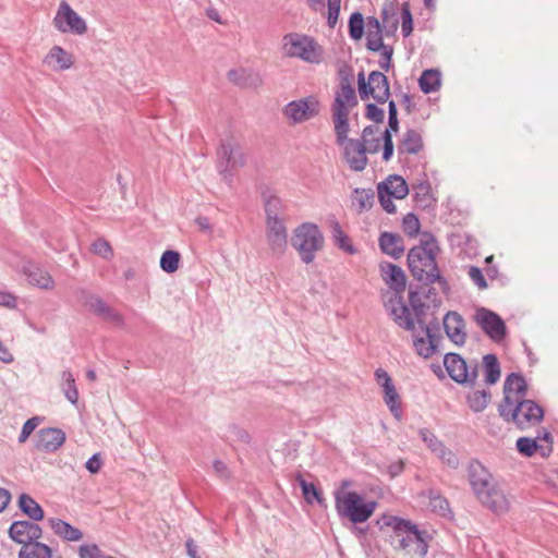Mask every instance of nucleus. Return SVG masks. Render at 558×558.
Returning <instances> with one entry per match:
<instances>
[{
  "label": "nucleus",
  "mask_w": 558,
  "mask_h": 558,
  "mask_svg": "<svg viewBox=\"0 0 558 558\" xmlns=\"http://www.w3.org/2000/svg\"><path fill=\"white\" fill-rule=\"evenodd\" d=\"M385 524L393 530L395 542L392 544L396 549L405 550L416 558L426 557L428 551L426 532L420 531L411 521L398 517H389Z\"/></svg>",
  "instance_id": "39448f33"
},
{
  "label": "nucleus",
  "mask_w": 558,
  "mask_h": 558,
  "mask_svg": "<svg viewBox=\"0 0 558 558\" xmlns=\"http://www.w3.org/2000/svg\"><path fill=\"white\" fill-rule=\"evenodd\" d=\"M340 4L341 0H328L327 24L330 28H333L338 22Z\"/></svg>",
  "instance_id": "4d7b16f0"
},
{
  "label": "nucleus",
  "mask_w": 558,
  "mask_h": 558,
  "mask_svg": "<svg viewBox=\"0 0 558 558\" xmlns=\"http://www.w3.org/2000/svg\"><path fill=\"white\" fill-rule=\"evenodd\" d=\"M373 89V98L378 104H385L390 96L389 82L387 76L380 71H372L368 75Z\"/></svg>",
  "instance_id": "b1692460"
},
{
  "label": "nucleus",
  "mask_w": 558,
  "mask_h": 558,
  "mask_svg": "<svg viewBox=\"0 0 558 558\" xmlns=\"http://www.w3.org/2000/svg\"><path fill=\"white\" fill-rule=\"evenodd\" d=\"M374 191L372 189H354L352 195V206L357 213L369 210L374 205Z\"/></svg>",
  "instance_id": "2f4dec72"
},
{
  "label": "nucleus",
  "mask_w": 558,
  "mask_h": 558,
  "mask_svg": "<svg viewBox=\"0 0 558 558\" xmlns=\"http://www.w3.org/2000/svg\"><path fill=\"white\" fill-rule=\"evenodd\" d=\"M80 558H104L96 544H84L78 548Z\"/></svg>",
  "instance_id": "052dcab7"
},
{
  "label": "nucleus",
  "mask_w": 558,
  "mask_h": 558,
  "mask_svg": "<svg viewBox=\"0 0 558 558\" xmlns=\"http://www.w3.org/2000/svg\"><path fill=\"white\" fill-rule=\"evenodd\" d=\"M181 255L179 252L173 250H167L160 257V268L167 272L172 274L178 270Z\"/></svg>",
  "instance_id": "79ce46f5"
},
{
  "label": "nucleus",
  "mask_w": 558,
  "mask_h": 558,
  "mask_svg": "<svg viewBox=\"0 0 558 558\" xmlns=\"http://www.w3.org/2000/svg\"><path fill=\"white\" fill-rule=\"evenodd\" d=\"M381 278L385 283L393 290V293L384 300V306L392 320L401 328L413 331L414 319L411 317L409 307L405 305L401 293L405 290L407 277L403 269L389 262L379 265Z\"/></svg>",
  "instance_id": "f03ea898"
},
{
  "label": "nucleus",
  "mask_w": 558,
  "mask_h": 558,
  "mask_svg": "<svg viewBox=\"0 0 558 558\" xmlns=\"http://www.w3.org/2000/svg\"><path fill=\"white\" fill-rule=\"evenodd\" d=\"M282 48L288 57L300 58L310 63H319L322 59V51L317 50V44L305 35L295 33L286 35Z\"/></svg>",
  "instance_id": "1a4fd4ad"
},
{
  "label": "nucleus",
  "mask_w": 558,
  "mask_h": 558,
  "mask_svg": "<svg viewBox=\"0 0 558 558\" xmlns=\"http://www.w3.org/2000/svg\"><path fill=\"white\" fill-rule=\"evenodd\" d=\"M61 389L65 396V398L72 403L77 404L78 401V391L75 385V379L73 374L70 371H63L61 374Z\"/></svg>",
  "instance_id": "ea45409f"
},
{
  "label": "nucleus",
  "mask_w": 558,
  "mask_h": 558,
  "mask_svg": "<svg viewBox=\"0 0 558 558\" xmlns=\"http://www.w3.org/2000/svg\"><path fill=\"white\" fill-rule=\"evenodd\" d=\"M296 482L299 483L303 496L308 504L316 501L320 506L325 505L322 492L313 483L306 482L301 474H298Z\"/></svg>",
  "instance_id": "e433bc0d"
},
{
  "label": "nucleus",
  "mask_w": 558,
  "mask_h": 558,
  "mask_svg": "<svg viewBox=\"0 0 558 558\" xmlns=\"http://www.w3.org/2000/svg\"><path fill=\"white\" fill-rule=\"evenodd\" d=\"M23 272L27 276L29 283L37 286L41 289H52L54 286V281L51 276L35 266L33 263H28L23 267Z\"/></svg>",
  "instance_id": "bb28decb"
},
{
  "label": "nucleus",
  "mask_w": 558,
  "mask_h": 558,
  "mask_svg": "<svg viewBox=\"0 0 558 558\" xmlns=\"http://www.w3.org/2000/svg\"><path fill=\"white\" fill-rule=\"evenodd\" d=\"M262 199L266 213V221L274 219H281L279 215L283 209L281 199L274 193L272 190L266 189L262 192Z\"/></svg>",
  "instance_id": "cd10ccee"
},
{
  "label": "nucleus",
  "mask_w": 558,
  "mask_h": 558,
  "mask_svg": "<svg viewBox=\"0 0 558 558\" xmlns=\"http://www.w3.org/2000/svg\"><path fill=\"white\" fill-rule=\"evenodd\" d=\"M384 401H385L386 405L389 408L391 414L397 420H400L401 415H402V410L400 407V404H401L400 396H399L396 387L388 389V391H386L384 393Z\"/></svg>",
  "instance_id": "37998d69"
},
{
  "label": "nucleus",
  "mask_w": 558,
  "mask_h": 558,
  "mask_svg": "<svg viewBox=\"0 0 558 558\" xmlns=\"http://www.w3.org/2000/svg\"><path fill=\"white\" fill-rule=\"evenodd\" d=\"M41 527L31 521H14L9 529V536L12 541L25 546L41 537Z\"/></svg>",
  "instance_id": "f3484780"
},
{
  "label": "nucleus",
  "mask_w": 558,
  "mask_h": 558,
  "mask_svg": "<svg viewBox=\"0 0 558 558\" xmlns=\"http://www.w3.org/2000/svg\"><path fill=\"white\" fill-rule=\"evenodd\" d=\"M499 415L507 422H513L520 429L538 424L544 410L533 400L515 398L514 404L499 403Z\"/></svg>",
  "instance_id": "6e6552de"
},
{
  "label": "nucleus",
  "mask_w": 558,
  "mask_h": 558,
  "mask_svg": "<svg viewBox=\"0 0 558 558\" xmlns=\"http://www.w3.org/2000/svg\"><path fill=\"white\" fill-rule=\"evenodd\" d=\"M333 496L339 517L347 518L352 523L367 521L377 507L376 501H364L363 497L356 492L336 490Z\"/></svg>",
  "instance_id": "423d86ee"
},
{
  "label": "nucleus",
  "mask_w": 558,
  "mask_h": 558,
  "mask_svg": "<svg viewBox=\"0 0 558 558\" xmlns=\"http://www.w3.org/2000/svg\"><path fill=\"white\" fill-rule=\"evenodd\" d=\"M409 302H410V304L413 308V312L415 314L416 322L421 326H423L424 325L423 315H424L425 304L421 300L417 291L410 290Z\"/></svg>",
  "instance_id": "09e8293b"
},
{
  "label": "nucleus",
  "mask_w": 558,
  "mask_h": 558,
  "mask_svg": "<svg viewBox=\"0 0 558 558\" xmlns=\"http://www.w3.org/2000/svg\"><path fill=\"white\" fill-rule=\"evenodd\" d=\"M527 393V384L519 373L509 374L504 383V399L500 403L514 404L515 398L523 399Z\"/></svg>",
  "instance_id": "6ab92c4d"
},
{
  "label": "nucleus",
  "mask_w": 558,
  "mask_h": 558,
  "mask_svg": "<svg viewBox=\"0 0 558 558\" xmlns=\"http://www.w3.org/2000/svg\"><path fill=\"white\" fill-rule=\"evenodd\" d=\"M39 423V417L35 416L32 418H28L22 427L21 434L19 436V442H24L29 435L34 432V429L37 427Z\"/></svg>",
  "instance_id": "0e129e2a"
},
{
  "label": "nucleus",
  "mask_w": 558,
  "mask_h": 558,
  "mask_svg": "<svg viewBox=\"0 0 558 558\" xmlns=\"http://www.w3.org/2000/svg\"><path fill=\"white\" fill-rule=\"evenodd\" d=\"M418 85L425 94L436 92L440 86V73L434 69L423 71L418 78Z\"/></svg>",
  "instance_id": "c9c22d12"
},
{
  "label": "nucleus",
  "mask_w": 558,
  "mask_h": 558,
  "mask_svg": "<svg viewBox=\"0 0 558 558\" xmlns=\"http://www.w3.org/2000/svg\"><path fill=\"white\" fill-rule=\"evenodd\" d=\"M386 184L379 183L377 186L378 191V201L381 205V207L388 213V214H395L397 208L396 205L392 202L393 195H389L385 192Z\"/></svg>",
  "instance_id": "603ef678"
},
{
  "label": "nucleus",
  "mask_w": 558,
  "mask_h": 558,
  "mask_svg": "<svg viewBox=\"0 0 558 558\" xmlns=\"http://www.w3.org/2000/svg\"><path fill=\"white\" fill-rule=\"evenodd\" d=\"M51 548L37 541H34L22 548L19 551V558H51Z\"/></svg>",
  "instance_id": "473e14b6"
},
{
  "label": "nucleus",
  "mask_w": 558,
  "mask_h": 558,
  "mask_svg": "<svg viewBox=\"0 0 558 558\" xmlns=\"http://www.w3.org/2000/svg\"><path fill=\"white\" fill-rule=\"evenodd\" d=\"M420 220L413 213H409L403 217L402 228L407 235L414 238L420 233Z\"/></svg>",
  "instance_id": "49530a36"
},
{
  "label": "nucleus",
  "mask_w": 558,
  "mask_h": 558,
  "mask_svg": "<svg viewBox=\"0 0 558 558\" xmlns=\"http://www.w3.org/2000/svg\"><path fill=\"white\" fill-rule=\"evenodd\" d=\"M492 395L488 390H475L466 396V401L473 412H482L490 401Z\"/></svg>",
  "instance_id": "4c0bfd02"
},
{
  "label": "nucleus",
  "mask_w": 558,
  "mask_h": 558,
  "mask_svg": "<svg viewBox=\"0 0 558 558\" xmlns=\"http://www.w3.org/2000/svg\"><path fill=\"white\" fill-rule=\"evenodd\" d=\"M381 183L386 184L385 192L389 195H393L397 199H402L409 194L408 183L398 174L389 175Z\"/></svg>",
  "instance_id": "7c9ffc66"
},
{
  "label": "nucleus",
  "mask_w": 558,
  "mask_h": 558,
  "mask_svg": "<svg viewBox=\"0 0 558 558\" xmlns=\"http://www.w3.org/2000/svg\"><path fill=\"white\" fill-rule=\"evenodd\" d=\"M102 461L100 453H94L86 462L85 466L86 469L92 473L96 474L99 472L101 468Z\"/></svg>",
  "instance_id": "774afa93"
},
{
  "label": "nucleus",
  "mask_w": 558,
  "mask_h": 558,
  "mask_svg": "<svg viewBox=\"0 0 558 558\" xmlns=\"http://www.w3.org/2000/svg\"><path fill=\"white\" fill-rule=\"evenodd\" d=\"M49 524L54 534L63 538L64 541L77 542L83 538V532L80 529L71 525L70 523L61 519L50 518Z\"/></svg>",
  "instance_id": "a878e982"
},
{
  "label": "nucleus",
  "mask_w": 558,
  "mask_h": 558,
  "mask_svg": "<svg viewBox=\"0 0 558 558\" xmlns=\"http://www.w3.org/2000/svg\"><path fill=\"white\" fill-rule=\"evenodd\" d=\"M324 244V234L318 226L313 222H304L293 231L291 245L299 253L304 264L313 263L316 253L323 250Z\"/></svg>",
  "instance_id": "0eeeda50"
},
{
  "label": "nucleus",
  "mask_w": 558,
  "mask_h": 558,
  "mask_svg": "<svg viewBox=\"0 0 558 558\" xmlns=\"http://www.w3.org/2000/svg\"><path fill=\"white\" fill-rule=\"evenodd\" d=\"M444 328L447 337L457 345H463L466 340L465 322L458 312H448L444 317Z\"/></svg>",
  "instance_id": "412c9836"
},
{
  "label": "nucleus",
  "mask_w": 558,
  "mask_h": 558,
  "mask_svg": "<svg viewBox=\"0 0 558 558\" xmlns=\"http://www.w3.org/2000/svg\"><path fill=\"white\" fill-rule=\"evenodd\" d=\"M468 275L470 279L476 284L480 289H486L487 282L482 272V270L476 266L469 267Z\"/></svg>",
  "instance_id": "e2e57ef3"
},
{
  "label": "nucleus",
  "mask_w": 558,
  "mask_h": 558,
  "mask_svg": "<svg viewBox=\"0 0 558 558\" xmlns=\"http://www.w3.org/2000/svg\"><path fill=\"white\" fill-rule=\"evenodd\" d=\"M517 450L525 456V457H532L536 453V451L542 448L536 439L530 438V437H520L517 440Z\"/></svg>",
  "instance_id": "a18cd8bd"
},
{
  "label": "nucleus",
  "mask_w": 558,
  "mask_h": 558,
  "mask_svg": "<svg viewBox=\"0 0 558 558\" xmlns=\"http://www.w3.org/2000/svg\"><path fill=\"white\" fill-rule=\"evenodd\" d=\"M83 303L94 315L100 317L102 320L110 323L114 327H124L123 315L107 304L100 296L84 293Z\"/></svg>",
  "instance_id": "4468645a"
},
{
  "label": "nucleus",
  "mask_w": 558,
  "mask_h": 558,
  "mask_svg": "<svg viewBox=\"0 0 558 558\" xmlns=\"http://www.w3.org/2000/svg\"><path fill=\"white\" fill-rule=\"evenodd\" d=\"M436 454L450 468L456 469L459 465L458 457L448 449L445 445L442 448L436 452Z\"/></svg>",
  "instance_id": "680f3d73"
},
{
  "label": "nucleus",
  "mask_w": 558,
  "mask_h": 558,
  "mask_svg": "<svg viewBox=\"0 0 558 558\" xmlns=\"http://www.w3.org/2000/svg\"><path fill=\"white\" fill-rule=\"evenodd\" d=\"M44 62L51 64L52 62L57 63L58 70H66L73 65V57L71 53L65 51L60 46H53L48 54L45 57Z\"/></svg>",
  "instance_id": "c756f323"
},
{
  "label": "nucleus",
  "mask_w": 558,
  "mask_h": 558,
  "mask_svg": "<svg viewBox=\"0 0 558 558\" xmlns=\"http://www.w3.org/2000/svg\"><path fill=\"white\" fill-rule=\"evenodd\" d=\"M378 244L383 253L395 259L400 258L404 253L403 239L398 233L383 232L379 235Z\"/></svg>",
  "instance_id": "5701e85b"
},
{
  "label": "nucleus",
  "mask_w": 558,
  "mask_h": 558,
  "mask_svg": "<svg viewBox=\"0 0 558 558\" xmlns=\"http://www.w3.org/2000/svg\"><path fill=\"white\" fill-rule=\"evenodd\" d=\"M402 25L401 31L404 37H408L413 31V19L409 3H403L401 8Z\"/></svg>",
  "instance_id": "6e6d98bb"
},
{
  "label": "nucleus",
  "mask_w": 558,
  "mask_h": 558,
  "mask_svg": "<svg viewBox=\"0 0 558 558\" xmlns=\"http://www.w3.org/2000/svg\"><path fill=\"white\" fill-rule=\"evenodd\" d=\"M19 508L32 521H40L44 519V510L40 505L28 494H21L19 497Z\"/></svg>",
  "instance_id": "c85d7f7f"
},
{
  "label": "nucleus",
  "mask_w": 558,
  "mask_h": 558,
  "mask_svg": "<svg viewBox=\"0 0 558 558\" xmlns=\"http://www.w3.org/2000/svg\"><path fill=\"white\" fill-rule=\"evenodd\" d=\"M218 155V171L225 180L231 178L230 169L246 165V155L242 147L232 137L221 140Z\"/></svg>",
  "instance_id": "9d476101"
},
{
  "label": "nucleus",
  "mask_w": 558,
  "mask_h": 558,
  "mask_svg": "<svg viewBox=\"0 0 558 558\" xmlns=\"http://www.w3.org/2000/svg\"><path fill=\"white\" fill-rule=\"evenodd\" d=\"M470 485L480 502L496 514L509 510V501L504 492L494 482L488 470L477 460L468 468Z\"/></svg>",
  "instance_id": "20e7f679"
},
{
  "label": "nucleus",
  "mask_w": 558,
  "mask_h": 558,
  "mask_svg": "<svg viewBox=\"0 0 558 558\" xmlns=\"http://www.w3.org/2000/svg\"><path fill=\"white\" fill-rule=\"evenodd\" d=\"M92 252L101 256L105 259H110L113 256V251L108 241L98 239L92 244Z\"/></svg>",
  "instance_id": "5fc2aeb1"
},
{
  "label": "nucleus",
  "mask_w": 558,
  "mask_h": 558,
  "mask_svg": "<svg viewBox=\"0 0 558 558\" xmlns=\"http://www.w3.org/2000/svg\"><path fill=\"white\" fill-rule=\"evenodd\" d=\"M444 365L449 377L458 384L474 385L478 376V363L472 361L466 363L458 353H447L444 357Z\"/></svg>",
  "instance_id": "9b49d317"
},
{
  "label": "nucleus",
  "mask_w": 558,
  "mask_h": 558,
  "mask_svg": "<svg viewBox=\"0 0 558 558\" xmlns=\"http://www.w3.org/2000/svg\"><path fill=\"white\" fill-rule=\"evenodd\" d=\"M227 77L231 83L241 88H257L262 85L259 73L251 69H232L228 71Z\"/></svg>",
  "instance_id": "4be33fe9"
},
{
  "label": "nucleus",
  "mask_w": 558,
  "mask_h": 558,
  "mask_svg": "<svg viewBox=\"0 0 558 558\" xmlns=\"http://www.w3.org/2000/svg\"><path fill=\"white\" fill-rule=\"evenodd\" d=\"M364 35V17L361 12H354L349 19V36L360 40Z\"/></svg>",
  "instance_id": "c03bdc74"
},
{
  "label": "nucleus",
  "mask_w": 558,
  "mask_h": 558,
  "mask_svg": "<svg viewBox=\"0 0 558 558\" xmlns=\"http://www.w3.org/2000/svg\"><path fill=\"white\" fill-rule=\"evenodd\" d=\"M381 53V59L379 61V66L384 71H389L391 68V59L393 54V48L389 45H383V48L379 50Z\"/></svg>",
  "instance_id": "69168bd1"
},
{
  "label": "nucleus",
  "mask_w": 558,
  "mask_h": 558,
  "mask_svg": "<svg viewBox=\"0 0 558 558\" xmlns=\"http://www.w3.org/2000/svg\"><path fill=\"white\" fill-rule=\"evenodd\" d=\"M213 469H214L216 475L218 477H220L221 480L227 481L231 476V473H230L227 464L223 461H221V460H218V459L215 460L213 462Z\"/></svg>",
  "instance_id": "338daca9"
},
{
  "label": "nucleus",
  "mask_w": 558,
  "mask_h": 558,
  "mask_svg": "<svg viewBox=\"0 0 558 558\" xmlns=\"http://www.w3.org/2000/svg\"><path fill=\"white\" fill-rule=\"evenodd\" d=\"M283 112L293 123H301L318 114L319 102L314 97L293 100L284 107Z\"/></svg>",
  "instance_id": "2eb2a0df"
},
{
  "label": "nucleus",
  "mask_w": 558,
  "mask_h": 558,
  "mask_svg": "<svg viewBox=\"0 0 558 558\" xmlns=\"http://www.w3.org/2000/svg\"><path fill=\"white\" fill-rule=\"evenodd\" d=\"M423 149V140L421 134L413 129H409L400 144L398 145V155H416Z\"/></svg>",
  "instance_id": "393cba45"
},
{
  "label": "nucleus",
  "mask_w": 558,
  "mask_h": 558,
  "mask_svg": "<svg viewBox=\"0 0 558 558\" xmlns=\"http://www.w3.org/2000/svg\"><path fill=\"white\" fill-rule=\"evenodd\" d=\"M383 34L384 31H367L366 34V48L373 52H377L383 48Z\"/></svg>",
  "instance_id": "864d4df0"
},
{
  "label": "nucleus",
  "mask_w": 558,
  "mask_h": 558,
  "mask_svg": "<svg viewBox=\"0 0 558 558\" xmlns=\"http://www.w3.org/2000/svg\"><path fill=\"white\" fill-rule=\"evenodd\" d=\"M420 436L422 438V440L426 444V446L434 452H438L442 446H444V442L440 441L437 436L430 432L429 429L427 428H421L420 429Z\"/></svg>",
  "instance_id": "3c124183"
},
{
  "label": "nucleus",
  "mask_w": 558,
  "mask_h": 558,
  "mask_svg": "<svg viewBox=\"0 0 558 558\" xmlns=\"http://www.w3.org/2000/svg\"><path fill=\"white\" fill-rule=\"evenodd\" d=\"M474 322L496 343L501 342L507 336V326L502 318L488 308H476Z\"/></svg>",
  "instance_id": "f8f14e48"
},
{
  "label": "nucleus",
  "mask_w": 558,
  "mask_h": 558,
  "mask_svg": "<svg viewBox=\"0 0 558 558\" xmlns=\"http://www.w3.org/2000/svg\"><path fill=\"white\" fill-rule=\"evenodd\" d=\"M56 28L62 33L84 35L87 32V24L68 2L62 1L53 19Z\"/></svg>",
  "instance_id": "ddd939ff"
},
{
  "label": "nucleus",
  "mask_w": 558,
  "mask_h": 558,
  "mask_svg": "<svg viewBox=\"0 0 558 558\" xmlns=\"http://www.w3.org/2000/svg\"><path fill=\"white\" fill-rule=\"evenodd\" d=\"M357 86L361 99H368L373 97V89L369 80L365 81L364 71H361L357 75Z\"/></svg>",
  "instance_id": "13d9d810"
},
{
  "label": "nucleus",
  "mask_w": 558,
  "mask_h": 558,
  "mask_svg": "<svg viewBox=\"0 0 558 558\" xmlns=\"http://www.w3.org/2000/svg\"><path fill=\"white\" fill-rule=\"evenodd\" d=\"M440 251L436 238L424 232L421 236L420 244L413 246L408 252V268L410 274L417 281L429 286L438 283L444 292L449 290L447 280L440 275L436 257Z\"/></svg>",
  "instance_id": "f257e3e1"
},
{
  "label": "nucleus",
  "mask_w": 558,
  "mask_h": 558,
  "mask_svg": "<svg viewBox=\"0 0 558 558\" xmlns=\"http://www.w3.org/2000/svg\"><path fill=\"white\" fill-rule=\"evenodd\" d=\"M338 75L339 85L335 93L331 112L337 143L342 144L347 140V135L350 131V109L357 106L359 100L353 87L354 76L352 68L348 65L341 66L338 71Z\"/></svg>",
  "instance_id": "7ed1b4c3"
},
{
  "label": "nucleus",
  "mask_w": 558,
  "mask_h": 558,
  "mask_svg": "<svg viewBox=\"0 0 558 558\" xmlns=\"http://www.w3.org/2000/svg\"><path fill=\"white\" fill-rule=\"evenodd\" d=\"M425 332H426L428 340H425L422 337H417L414 339L413 344H414L416 353L420 356H422L424 359H428L435 353L436 345L434 344L433 335H432L430 328L428 326H425Z\"/></svg>",
  "instance_id": "58836bf2"
},
{
  "label": "nucleus",
  "mask_w": 558,
  "mask_h": 558,
  "mask_svg": "<svg viewBox=\"0 0 558 558\" xmlns=\"http://www.w3.org/2000/svg\"><path fill=\"white\" fill-rule=\"evenodd\" d=\"M365 117L375 123H383L385 120V111L375 104H367Z\"/></svg>",
  "instance_id": "bf43d9fd"
},
{
  "label": "nucleus",
  "mask_w": 558,
  "mask_h": 558,
  "mask_svg": "<svg viewBox=\"0 0 558 558\" xmlns=\"http://www.w3.org/2000/svg\"><path fill=\"white\" fill-rule=\"evenodd\" d=\"M266 239L274 254L282 255L288 244V232L282 219L266 221Z\"/></svg>",
  "instance_id": "dca6fc26"
},
{
  "label": "nucleus",
  "mask_w": 558,
  "mask_h": 558,
  "mask_svg": "<svg viewBox=\"0 0 558 558\" xmlns=\"http://www.w3.org/2000/svg\"><path fill=\"white\" fill-rule=\"evenodd\" d=\"M483 365L485 371V381L488 385L496 384L501 374L497 356L492 353L484 355Z\"/></svg>",
  "instance_id": "f704fd0d"
},
{
  "label": "nucleus",
  "mask_w": 558,
  "mask_h": 558,
  "mask_svg": "<svg viewBox=\"0 0 558 558\" xmlns=\"http://www.w3.org/2000/svg\"><path fill=\"white\" fill-rule=\"evenodd\" d=\"M429 190H430V186L428 183H420L415 187L414 198L418 206H421L423 208L430 206L433 199H432Z\"/></svg>",
  "instance_id": "8fccbe9b"
},
{
  "label": "nucleus",
  "mask_w": 558,
  "mask_h": 558,
  "mask_svg": "<svg viewBox=\"0 0 558 558\" xmlns=\"http://www.w3.org/2000/svg\"><path fill=\"white\" fill-rule=\"evenodd\" d=\"M65 433L60 428H41L37 434L36 448L43 452H54L65 441Z\"/></svg>",
  "instance_id": "aec40b11"
},
{
  "label": "nucleus",
  "mask_w": 558,
  "mask_h": 558,
  "mask_svg": "<svg viewBox=\"0 0 558 558\" xmlns=\"http://www.w3.org/2000/svg\"><path fill=\"white\" fill-rule=\"evenodd\" d=\"M383 19V31L386 36H392L399 25V19L396 15L395 8L392 5L385 7L381 12Z\"/></svg>",
  "instance_id": "a19ab883"
},
{
  "label": "nucleus",
  "mask_w": 558,
  "mask_h": 558,
  "mask_svg": "<svg viewBox=\"0 0 558 558\" xmlns=\"http://www.w3.org/2000/svg\"><path fill=\"white\" fill-rule=\"evenodd\" d=\"M429 505L432 506L434 511H437L441 515H445L447 511H449V502L448 500L438 494L436 490L430 489L428 492Z\"/></svg>",
  "instance_id": "de8ad7c7"
},
{
  "label": "nucleus",
  "mask_w": 558,
  "mask_h": 558,
  "mask_svg": "<svg viewBox=\"0 0 558 558\" xmlns=\"http://www.w3.org/2000/svg\"><path fill=\"white\" fill-rule=\"evenodd\" d=\"M331 235L335 242V245L342 250L343 252L354 255L357 251L351 243L348 234L342 230L340 223L338 221H333L331 225Z\"/></svg>",
  "instance_id": "72a5a7b5"
},
{
  "label": "nucleus",
  "mask_w": 558,
  "mask_h": 558,
  "mask_svg": "<svg viewBox=\"0 0 558 558\" xmlns=\"http://www.w3.org/2000/svg\"><path fill=\"white\" fill-rule=\"evenodd\" d=\"M344 145V158L349 167L356 172L363 171L368 162L366 156V145L364 142L354 138H348L341 144Z\"/></svg>",
  "instance_id": "a211bd4d"
}]
</instances>
